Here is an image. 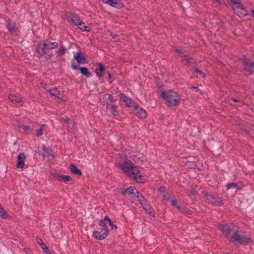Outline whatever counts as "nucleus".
I'll list each match as a JSON object with an SVG mask.
<instances>
[{
  "label": "nucleus",
  "instance_id": "nucleus-1",
  "mask_svg": "<svg viewBox=\"0 0 254 254\" xmlns=\"http://www.w3.org/2000/svg\"><path fill=\"white\" fill-rule=\"evenodd\" d=\"M218 228L221 231L225 238L230 242L233 239L234 233L239 231V229L236 228L233 223H219Z\"/></svg>",
  "mask_w": 254,
  "mask_h": 254
},
{
  "label": "nucleus",
  "instance_id": "nucleus-2",
  "mask_svg": "<svg viewBox=\"0 0 254 254\" xmlns=\"http://www.w3.org/2000/svg\"><path fill=\"white\" fill-rule=\"evenodd\" d=\"M161 97L169 105L174 106L178 105L180 100V96L179 94L172 90L167 92L162 91L161 92Z\"/></svg>",
  "mask_w": 254,
  "mask_h": 254
},
{
  "label": "nucleus",
  "instance_id": "nucleus-3",
  "mask_svg": "<svg viewBox=\"0 0 254 254\" xmlns=\"http://www.w3.org/2000/svg\"><path fill=\"white\" fill-rule=\"evenodd\" d=\"M107 220H105V217L103 219L99 221V224L102 227V230L104 231V233H101L102 231H95L93 232V237L99 240L105 239L109 235V231L107 226L106 222Z\"/></svg>",
  "mask_w": 254,
  "mask_h": 254
},
{
  "label": "nucleus",
  "instance_id": "nucleus-4",
  "mask_svg": "<svg viewBox=\"0 0 254 254\" xmlns=\"http://www.w3.org/2000/svg\"><path fill=\"white\" fill-rule=\"evenodd\" d=\"M252 241V239L248 236L241 235L238 234V232H235L231 242L241 245H247Z\"/></svg>",
  "mask_w": 254,
  "mask_h": 254
},
{
  "label": "nucleus",
  "instance_id": "nucleus-5",
  "mask_svg": "<svg viewBox=\"0 0 254 254\" xmlns=\"http://www.w3.org/2000/svg\"><path fill=\"white\" fill-rule=\"evenodd\" d=\"M36 52L38 55V57L41 58L43 56H46L45 59L49 60L51 58L52 55L50 54L47 55L48 51L47 50V47L44 43L43 40H40L37 44L36 48Z\"/></svg>",
  "mask_w": 254,
  "mask_h": 254
},
{
  "label": "nucleus",
  "instance_id": "nucleus-6",
  "mask_svg": "<svg viewBox=\"0 0 254 254\" xmlns=\"http://www.w3.org/2000/svg\"><path fill=\"white\" fill-rule=\"evenodd\" d=\"M108 100L106 102V107L111 110L112 114L114 116H117L119 114V111L117 110L118 107L116 104V99H114L113 96L111 94L107 95Z\"/></svg>",
  "mask_w": 254,
  "mask_h": 254
},
{
  "label": "nucleus",
  "instance_id": "nucleus-7",
  "mask_svg": "<svg viewBox=\"0 0 254 254\" xmlns=\"http://www.w3.org/2000/svg\"><path fill=\"white\" fill-rule=\"evenodd\" d=\"M203 197L208 203L213 205L221 206L223 204L222 199L220 197H215L213 195L207 192H203Z\"/></svg>",
  "mask_w": 254,
  "mask_h": 254
},
{
  "label": "nucleus",
  "instance_id": "nucleus-8",
  "mask_svg": "<svg viewBox=\"0 0 254 254\" xmlns=\"http://www.w3.org/2000/svg\"><path fill=\"white\" fill-rule=\"evenodd\" d=\"M70 66L73 70L79 69L81 74L87 77H90L92 76L91 72L89 71L88 68L85 67H80L75 64L74 60H72L70 62Z\"/></svg>",
  "mask_w": 254,
  "mask_h": 254
},
{
  "label": "nucleus",
  "instance_id": "nucleus-9",
  "mask_svg": "<svg viewBox=\"0 0 254 254\" xmlns=\"http://www.w3.org/2000/svg\"><path fill=\"white\" fill-rule=\"evenodd\" d=\"M242 61L244 70L248 72L249 74L254 73V62H249L246 57Z\"/></svg>",
  "mask_w": 254,
  "mask_h": 254
},
{
  "label": "nucleus",
  "instance_id": "nucleus-10",
  "mask_svg": "<svg viewBox=\"0 0 254 254\" xmlns=\"http://www.w3.org/2000/svg\"><path fill=\"white\" fill-rule=\"evenodd\" d=\"M5 24L8 32L11 35H14L15 33L19 32L17 24L15 22H12L10 19L5 21Z\"/></svg>",
  "mask_w": 254,
  "mask_h": 254
},
{
  "label": "nucleus",
  "instance_id": "nucleus-11",
  "mask_svg": "<svg viewBox=\"0 0 254 254\" xmlns=\"http://www.w3.org/2000/svg\"><path fill=\"white\" fill-rule=\"evenodd\" d=\"M65 17L68 22L71 23L75 25H76L81 20L78 15L69 11H67L65 13Z\"/></svg>",
  "mask_w": 254,
  "mask_h": 254
},
{
  "label": "nucleus",
  "instance_id": "nucleus-12",
  "mask_svg": "<svg viewBox=\"0 0 254 254\" xmlns=\"http://www.w3.org/2000/svg\"><path fill=\"white\" fill-rule=\"evenodd\" d=\"M120 99H123V101L126 103V105L129 107H134L135 109H137L139 107L138 105H136L135 102L133 101L130 98L127 97L123 93H120L118 95Z\"/></svg>",
  "mask_w": 254,
  "mask_h": 254
},
{
  "label": "nucleus",
  "instance_id": "nucleus-13",
  "mask_svg": "<svg viewBox=\"0 0 254 254\" xmlns=\"http://www.w3.org/2000/svg\"><path fill=\"white\" fill-rule=\"evenodd\" d=\"M133 165L130 164L127 161L124 162L122 164L119 165L120 169L127 176L129 177V175L130 173L131 170H132Z\"/></svg>",
  "mask_w": 254,
  "mask_h": 254
},
{
  "label": "nucleus",
  "instance_id": "nucleus-14",
  "mask_svg": "<svg viewBox=\"0 0 254 254\" xmlns=\"http://www.w3.org/2000/svg\"><path fill=\"white\" fill-rule=\"evenodd\" d=\"M26 155L24 152L20 153L17 158L16 167L18 169H23L25 165Z\"/></svg>",
  "mask_w": 254,
  "mask_h": 254
},
{
  "label": "nucleus",
  "instance_id": "nucleus-15",
  "mask_svg": "<svg viewBox=\"0 0 254 254\" xmlns=\"http://www.w3.org/2000/svg\"><path fill=\"white\" fill-rule=\"evenodd\" d=\"M74 58L78 64H84L88 62L87 58L81 51H78L76 54H74Z\"/></svg>",
  "mask_w": 254,
  "mask_h": 254
},
{
  "label": "nucleus",
  "instance_id": "nucleus-16",
  "mask_svg": "<svg viewBox=\"0 0 254 254\" xmlns=\"http://www.w3.org/2000/svg\"><path fill=\"white\" fill-rule=\"evenodd\" d=\"M108 1L107 4L113 7L120 9L124 7V4L121 0H108Z\"/></svg>",
  "mask_w": 254,
  "mask_h": 254
},
{
  "label": "nucleus",
  "instance_id": "nucleus-17",
  "mask_svg": "<svg viewBox=\"0 0 254 254\" xmlns=\"http://www.w3.org/2000/svg\"><path fill=\"white\" fill-rule=\"evenodd\" d=\"M55 179L61 182H69L71 180L72 178L70 176L59 175L58 174H55L54 175Z\"/></svg>",
  "mask_w": 254,
  "mask_h": 254
},
{
  "label": "nucleus",
  "instance_id": "nucleus-18",
  "mask_svg": "<svg viewBox=\"0 0 254 254\" xmlns=\"http://www.w3.org/2000/svg\"><path fill=\"white\" fill-rule=\"evenodd\" d=\"M47 47V51H50L52 49H56L58 47V43L57 42H52L49 40H43Z\"/></svg>",
  "mask_w": 254,
  "mask_h": 254
},
{
  "label": "nucleus",
  "instance_id": "nucleus-19",
  "mask_svg": "<svg viewBox=\"0 0 254 254\" xmlns=\"http://www.w3.org/2000/svg\"><path fill=\"white\" fill-rule=\"evenodd\" d=\"M8 99L13 103L18 104L20 106H22L23 104V101L21 99L20 97H19L16 95H9Z\"/></svg>",
  "mask_w": 254,
  "mask_h": 254
},
{
  "label": "nucleus",
  "instance_id": "nucleus-20",
  "mask_svg": "<svg viewBox=\"0 0 254 254\" xmlns=\"http://www.w3.org/2000/svg\"><path fill=\"white\" fill-rule=\"evenodd\" d=\"M98 65L99 68L96 69L95 72L99 77H102L105 71V68L104 65L101 63H98Z\"/></svg>",
  "mask_w": 254,
  "mask_h": 254
},
{
  "label": "nucleus",
  "instance_id": "nucleus-21",
  "mask_svg": "<svg viewBox=\"0 0 254 254\" xmlns=\"http://www.w3.org/2000/svg\"><path fill=\"white\" fill-rule=\"evenodd\" d=\"M159 191L164 199L169 200L170 197L169 193L166 191V188L161 186L159 188Z\"/></svg>",
  "mask_w": 254,
  "mask_h": 254
},
{
  "label": "nucleus",
  "instance_id": "nucleus-22",
  "mask_svg": "<svg viewBox=\"0 0 254 254\" xmlns=\"http://www.w3.org/2000/svg\"><path fill=\"white\" fill-rule=\"evenodd\" d=\"M135 110L136 115L140 119H145L147 117V112L142 108L139 106V107H138L137 109Z\"/></svg>",
  "mask_w": 254,
  "mask_h": 254
},
{
  "label": "nucleus",
  "instance_id": "nucleus-23",
  "mask_svg": "<svg viewBox=\"0 0 254 254\" xmlns=\"http://www.w3.org/2000/svg\"><path fill=\"white\" fill-rule=\"evenodd\" d=\"M137 190L134 187L131 186L128 187L126 190H124L121 192V194L123 195H126V194H133L134 195L135 194L136 192H137Z\"/></svg>",
  "mask_w": 254,
  "mask_h": 254
},
{
  "label": "nucleus",
  "instance_id": "nucleus-24",
  "mask_svg": "<svg viewBox=\"0 0 254 254\" xmlns=\"http://www.w3.org/2000/svg\"><path fill=\"white\" fill-rule=\"evenodd\" d=\"M70 170L73 174L77 175L79 176H81L82 175L81 170L78 169L77 166L74 164H71L70 165Z\"/></svg>",
  "mask_w": 254,
  "mask_h": 254
},
{
  "label": "nucleus",
  "instance_id": "nucleus-25",
  "mask_svg": "<svg viewBox=\"0 0 254 254\" xmlns=\"http://www.w3.org/2000/svg\"><path fill=\"white\" fill-rule=\"evenodd\" d=\"M49 93L51 96L53 98H60V92L57 88H54L50 89L49 90Z\"/></svg>",
  "mask_w": 254,
  "mask_h": 254
},
{
  "label": "nucleus",
  "instance_id": "nucleus-26",
  "mask_svg": "<svg viewBox=\"0 0 254 254\" xmlns=\"http://www.w3.org/2000/svg\"><path fill=\"white\" fill-rule=\"evenodd\" d=\"M177 208L182 212L185 213L187 215H191L192 214V211L190 209H189L188 207L186 206L181 207L180 206H177Z\"/></svg>",
  "mask_w": 254,
  "mask_h": 254
},
{
  "label": "nucleus",
  "instance_id": "nucleus-27",
  "mask_svg": "<svg viewBox=\"0 0 254 254\" xmlns=\"http://www.w3.org/2000/svg\"><path fill=\"white\" fill-rule=\"evenodd\" d=\"M19 127L22 129L23 132L26 134H30L32 132V129L28 126H24L20 124Z\"/></svg>",
  "mask_w": 254,
  "mask_h": 254
},
{
  "label": "nucleus",
  "instance_id": "nucleus-28",
  "mask_svg": "<svg viewBox=\"0 0 254 254\" xmlns=\"http://www.w3.org/2000/svg\"><path fill=\"white\" fill-rule=\"evenodd\" d=\"M66 49L63 45H60L58 50L56 52L58 57H62L66 52Z\"/></svg>",
  "mask_w": 254,
  "mask_h": 254
},
{
  "label": "nucleus",
  "instance_id": "nucleus-29",
  "mask_svg": "<svg viewBox=\"0 0 254 254\" xmlns=\"http://www.w3.org/2000/svg\"><path fill=\"white\" fill-rule=\"evenodd\" d=\"M140 174L138 168L136 166H133L132 170L130 172V173L129 175V177L132 178L135 177V176Z\"/></svg>",
  "mask_w": 254,
  "mask_h": 254
},
{
  "label": "nucleus",
  "instance_id": "nucleus-30",
  "mask_svg": "<svg viewBox=\"0 0 254 254\" xmlns=\"http://www.w3.org/2000/svg\"><path fill=\"white\" fill-rule=\"evenodd\" d=\"M143 209L144 210L151 216L154 217V210L153 208L149 205H146L144 206Z\"/></svg>",
  "mask_w": 254,
  "mask_h": 254
},
{
  "label": "nucleus",
  "instance_id": "nucleus-31",
  "mask_svg": "<svg viewBox=\"0 0 254 254\" xmlns=\"http://www.w3.org/2000/svg\"><path fill=\"white\" fill-rule=\"evenodd\" d=\"M76 26H78L79 28L82 31H87L86 28L87 26L85 25V23L81 20Z\"/></svg>",
  "mask_w": 254,
  "mask_h": 254
},
{
  "label": "nucleus",
  "instance_id": "nucleus-32",
  "mask_svg": "<svg viewBox=\"0 0 254 254\" xmlns=\"http://www.w3.org/2000/svg\"><path fill=\"white\" fill-rule=\"evenodd\" d=\"M132 178L134 179L138 183L142 184L145 182L144 178L140 174L135 176V177H132Z\"/></svg>",
  "mask_w": 254,
  "mask_h": 254
},
{
  "label": "nucleus",
  "instance_id": "nucleus-33",
  "mask_svg": "<svg viewBox=\"0 0 254 254\" xmlns=\"http://www.w3.org/2000/svg\"><path fill=\"white\" fill-rule=\"evenodd\" d=\"M236 12L241 16L244 17L248 15V12L245 7L242 9L241 11L236 10Z\"/></svg>",
  "mask_w": 254,
  "mask_h": 254
},
{
  "label": "nucleus",
  "instance_id": "nucleus-34",
  "mask_svg": "<svg viewBox=\"0 0 254 254\" xmlns=\"http://www.w3.org/2000/svg\"><path fill=\"white\" fill-rule=\"evenodd\" d=\"M37 243L41 246V248L43 249L45 252L49 250L48 248L47 247L46 245L42 242L41 239L37 240Z\"/></svg>",
  "mask_w": 254,
  "mask_h": 254
},
{
  "label": "nucleus",
  "instance_id": "nucleus-35",
  "mask_svg": "<svg viewBox=\"0 0 254 254\" xmlns=\"http://www.w3.org/2000/svg\"><path fill=\"white\" fill-rule=\"evenodd\" d=\"M105 220H107V222L112 229H116L117 228V225L113 224L111 219L108 216H105Z\"/></svg>",
  "mask_w": 254,
  "mask_h": 254
},
{
  "label": "nucleus",
  "instance_id": "nucleus-36",
  "mask_svg": "<svg viewBox=\"0 0 254 254\" xmlns=\"http://www.w3.org/2000/svg\"><path fill=\"white\" fill-rule=\"evenodd\" d=\"M187 61L189 65H191L195 63V61L192 58L189 57L188 55L187 57H185V60H183V61Z\"/></svg>",
  "mask_w": 254,
  "mask_h": 254
},
{
  "label": "nucleus",
  "instance_id": "nucleus-37",
  "mask_svg": "<svg viewBox=\"0 0 254 254\" xmlns=\"http://www.w3.org/2000/svg\"><path fill=\"white\" fill-rule=\"evenodd\" d=\"M109 35L111 36L112 38L116 42H118L119 41V38L118 35L116 34H114L111 31H109Z\"/></svg>",
  "mask_w": 254,
  "mask_h": 254
},
{
  "label": "nucleus",
  "instance_id": "nucleus-38",
  "mask_svg": "<svg viewBox=\"0 0 254 254\" xmlns=\"http://www.w3.org/2000/svg\"><path fill=\"white\" fill-rule=\"evenodd\" d=\"M134 196L137 198L138 201H140L144 198L142 194L138 191V190H137V192H136Z\"/></svg>",
  "mask_w": 254,
  "mask_h": 254
},
{
  "label": "nucleus",
  "instance_id": "nucleus-39",
  "mask_svg": "<svg viewBox=\"0 0 254 254\" xmlns=\"http://www.w3.org/2000/svg\"><path fill=\"white\" fill-rule=\"evenodd\" d=\"M235 5H236V7H233L232 8L234 10L236 11V9H240L241 10L242 9H243L244 8L243 5L240 2V0L238 2V3H236Z\"/></svg>",
  "mask_w": 254,
  "mask_h": 254
},
{
  "label": "nucleus",
  "instance_id": "nucleus-40",
  "mask_svg": "<svg viewBox=\"0 0 254 254\" xmlns=\"http://www.w3.org/2000/svg\"><path fill=\"white\" fill-rule=\"evenodd\" d=\"M0 217L3 219H5L7 217V215L2 207L0 208Z\"/></svg>",
  "mask_w": 254,
  "mask_h": 254
},
{
  "label": "nucleus",
  "instance_id": "nucleus-41",
  "mask_svg": "<svg viewBox=\"0 0 254 254\" xmlns=\"http://www.w3.org/2000/svg\"><path fill=\"white\" fill-rule=\"evenodd\" d=\"M195 72L196 73L199 74V75H201L203 78L205 77V75L204 72H203L201 70H199L197 68L195 67H193Z\"/></svg>",
  "mask_w": 254,
  "mask_h": 254
},
{
  "label": "nucleus",
  "instance_id": "nucleus-42",
  "mask_svg": "<svg viewBox=\"0 0 254 254\" xmlns=\"http://www.w3.org/2000/svg\"><path fill=\"white\" fill-rule=\"evenodd\" d=\"M64 119V120L65 122H66V124H68V125H72V127H73V125H74V123L72 121H71L69 118H68L67 117H65V118Z\"/></svg>",
  "mask_w": 254,
  "mask_h": 254
},
{
  "label": "nucleus",
  "instance_id": "nucleus-43",
  "mask_svg": "<svg viewBox=\"0 0 254 254\" xmlns=\"http://www.w3.org/2000/svg\"><path fill=\"white\" fill-rule=\"evenodd\" d=\"M115 80V78H113V76L111 73L109 72L108 74V80L110 84L112 83L113 81Z\"/></svg>",
  "mask_w": 254,
  "mask_h": 254
},
{
  "label": "nucleus",
  "instance_id": "nucleus-44",
  "mask_svg": "<svg viewBox=\"0 0 254 254\" xmlns=\"http://www.w3.org/2000/svg\"><path fill=\"white\" fill-rule=\"evenodd\" d=\"M43 128L41 127L39 129L36 130V135L37 136L39 137L43 134Z\"/></svg>",
  "mask_w": 254,
  "mask_h": 254
},
{
  "label": "nucleus",
  "instance_id": "nucleus-45",
  "mask_svg": "<svg viewBox=\"0 0 254 254\" xmlns=\"http://www.w3.org/2000/svg\"><path fill=\"white\" fill-rule=\"evenodd\" d=\"M237 186V184L232 182L230 183L227 185L228 189L235 188Z\"/></svg>",
  "mask_w": 254,
  "mask_h": 254
},
{
  "label": "nucleus",
  "instance_id": "nucleus-46",
  "mask_svg": "<svg viewBox=\"0 0 254 254\" xmlns=\"http://www.w3.org/2000/svg\"><path fill=\"white\" fill-rule=\"evenodd\" d=\"M139 203H140V204L142 205V206L143 207V208L144 207V206H145L146 205H148V204L147 203V200H146V199L145 198V197L142 199L141 200H140V201H139Z\"/></svg>",
  "mask_w": 254,
  "mask_h": 254
},
{
  "label": "nucleus",
  "instance_id": "nucleus-47",
  "mask_svg": "<svg viewBox=\"0 0 254 254\" xmlns=\"http://www.w3.org/2000/svg\"><path fill=\"white\" fill-rule=\"evenodd\" d=\"M240 0H228V2L230 5H235L238 3Z\"/></svg>",
  "mask_w": 254,
  "mask_h": 254
},
{
  "label": "nucleus",
  "instance_id": "nucleus-48",
  "mask_svg": "<svg viewBox=\"0 0 254 254\" xmlns=\"http://www.w3.org/2000/svg\"><path fill=\"white\" fill-rule=\"evenodd\" d=\"M229 102H230V105L234 106V104L232 103V102L237 103V102H239V101L236 99H230Z\"/></svg>",
  "mask_w": 254,
  "mask_h": 254
},
{
  "label": "nucleus",
  "instance_id": "nucleus-49",
  "mask_svg": "<svg viewBox=\"0 0 254 254\" xmlns=\"http://www.w3.org/2000/svg\"><path fill=\"white\" fill-rule=\"evenodd\" d=\"M169 201L171 202L172 205L176 207L178 206L177 205V203L176 200H170L169 199Z\"/></svg>",
  "mask_w": 254,
  "mask_h": 254
},
{
  "label": "nucleus",
  "instance_id": "nucleus-50",
  "mask_svg": "<svg viewBox=\"0 0 254 254\" xmlns=\"http://www.w3.org/2000/svg\"><path fill=\"white\" fill-rule=\"evenodd\" d=\"M24 251L26 254H31V251L29 248H25Z\"/></svg>",
  "mask_w": 254,
  "mask_h": 254
},
{
  "label": "nucleus",
  "instance_id": "nucleus-51",
  "mask_svg": "<svg viewBox=\"0 0 254 254\" xmlns=\"http://www.w3.org/2000/svg\"><path fill=\"white\" fill-rule=\"evenodd\" d=\"M179 54L180 57H183L184 58V59H185V57H187V56H188V55H185L183 51L181 52V53Z\"/></svg>",
  "mask_w": 254,
  "mask_h": 254
},
{
  "label": "nucleus",
  "instance_id": "nucleus-52",
  "mask_svg": "<svg viewBox=\"0 0 254 254\" xmlns=\"http://www.w3.org/2000/svg\"><path fill=\"white\" fill-rule=\"evenodd\" d=\"M191 88L195 89V91L197 92H200V91L197 86H192Z\"/></svg>",
  "mask_w": 254,
  "mask_h": 254
},
{
  "label": "nucleus",
  "instance_id": "nucleus-53",
  "mask_svg": "<svg viewBox=\"0 0 254 254\" xmlns=\"http://www.w3.org/2000/svg\"><path fill=\"white\" fill-rule=\"evenodd\" d=\"M175 51L177 53L180 54L182 52V49H176Z\"/></svg>",
  "mask_w": 254,
  "mask_h": 254
},
{
  "label": "nucleus",
  "instance_id": "nucleus-54",
  "mask_svg": "<svg viewBox=\"0 0 254 254\" xmlns=\"http://www.w3.org/2000/svg\"><path fill=\"white\" fill-rule=\"evenodd\" d=\"M214 2H216L217 4V5H219L221 3V0H214Z\"/></svg>",
  "mask_w": 254,
  "mask_h": 254
},
{
  "label": "nucleus",
  "instance_id": "nucleus-55",
  "mask_svg": "<svg viewBox=\"0 0 254 254\" xmlns=\"http://www.w3.org/2000/svg\"><path fill=\"white\" fill-rule=\"evenodd\" d=\"M251 16L254 18V8L252 10Z\"/></svg>",
  "mask_w": 254,
  "mask_h": 254
},
{
  "label": "nucleus",
  "instance_id": "nucleus-56",
  "mask_svg": "<svg viewBox=\"0 0 254 254\" xmlns=\"http://www.w3.org/2000/svg\"><path fill=\"white\" fill-rule=\"evenodd\" d=\"M108 0H102V1L105 3H106L107 4L108 3Z\"/></svg>",
  "mask_w": 254,
  "mask_h": 254
},
{
  "label": "nucleus",
  "instance_id": "nucleus-57",
  "mask_svg": "<svg viewBox=\"0 0 254 254\" xmlns=\"http://www.w3.org/2000/svg\"><path fill=\"white\" fill-rule=\"evenodd\" d=\"M47 254H52L51 253H48Z\"/></svg>",
  "mask_w": 254,
  "mask_h": 254
},
{
  "label": "nucleus",
  "instance_id": "nucleus-58",
  "mask_svg": "<svg viewBox=\"0 0 254 254\" xmlns=\"http://www.w3.org/2000/svg\"><path fill=\"white\" fill-rule=\"evenodd\" d=\"M137 159H138V160H140V158H137Z\"/></svg>",
  "mask_w": 254,
  "mask_h": 254
},
{
  "label": "nucleus",
  "instance_id": "nucleus-59",
  "mask_svg": "<svg viewBox=\"0 0 254 254\" xmlns=\"http://www.w3.org/2000/svg\"><path fill=\"white\" fill-rule=\"evenodd\" d=\"M1 207V206L0 205V208Z\"/></svg>",
  "mask_w": 254,
  "mask_h": 254
}]
</instances>
